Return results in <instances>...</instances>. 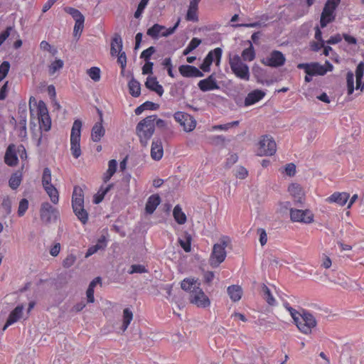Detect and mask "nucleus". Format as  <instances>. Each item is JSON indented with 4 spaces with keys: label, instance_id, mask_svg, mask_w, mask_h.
Here are the masks:
<instances>
[{
    "label": "nucleus",
    "instance_id": "1",
    "mask_svg": "<svg viewBox=\"0 0 364 364\" xmlns=\"http://www.w3.org/2000/svg\"><path fill=\"white\" fill-rule=\"evenodd\" d=\"M156 119V114L148 116L136 126V134L139 137L141 145L144 147L148 145L149 139L154 134Z\"/></svg>",
    "mask_w": 364,
    "mask_h": 364
},
{
    "label": "nucleus",
    "instance_id": "2",
    "mask_svg": "<svg viewBox=\"0 0 364 364\" xmlns=\"http://www.w3.org/2000/svg\"><path fill=\"white\" fill-rule=\"evenodd\" d=\"M230 242V239L228 237H222L220 239V242L213 245L212 252L210 254L208 262L213 267H218L226 258L225 247Z\"/></svg>",
    "mask_w": 364,
    "mask_h": 364
},
{
    "label": "nucleus",
    "instance_id": "3",
    "mask_svg": "<svg viewBox=\"0 0 364 364\" xmlns=\"http://www.w3.org/2000/svg\"><path fill=\"white\" fill-rule=\"evenodd\" d=\"M229 64L232 72L237 77L245 81L250 80V74L249 67L242 62L238 55H235L233 57L230 58Z\"/></svg>",
    "mask_w": 364,
    "mask_h": 364
},
{
    "label": "nucleus",
    "instance_id": "4",
    "mask_svg": "<svg viewBox=\"0 0 364 364\" xmlns=\"http://www.w3.org/2000/svg\"><path fill=\"white\" fill-rule=\"evenodd\" d=\"M341 0H327L321 15L320 25L324 28L328 23L333 22L336 18L335 10Z\"/></svg>",
    "mask_w": 364,
    "mask_h": 364
},
{
    "label": "nucleus",
    "instance_id": "5",
    "mask_svg": "<svg viewBox=\"0 0 364 364\" xmlns=\"http://www.w3.org/2000/svg\"><path fill=\"white\" fill-rule=\"evenodd\" d=\"M37 115L40 129L48 132L51 127V120L46 103L41 100L37 105Z\"/></svg>",
    "mask_w": 364,
    "mask_h": 364
},
{
    "label": "nucleus",
    "instance_id": "6",
    "mask_svg": "<svg viewBox=\"0 0 364 364\" xmlns=\"http://www.w3.org/2000/svg\"><path fill=\"white\" fill-rule=\"evenodd\" d=\"M299 322L296 324L299 330L305 334H310L311 329L316 326V320L315 317L308 311H303Z\"/></svg>",
    "mask_w": 364,
    "mask_h": 364
},
{
    "label": "nucleus",
    "instance_id": "7",
    "mask_svg": "<svg viewBox=\"0 0 364 364\" xmlns=\"http://www.w3.org/2000/svg\"><path fill=\"white\" fill-rule=\"evenodd\" d=\"M277 145L272 136L264 135L259 142L258 156H272L275 154Z\"/></svg>",
    "mask_w": 364,
    "mask_h": 364
},
{
    "label": "nucleus",
    "instance_id": "8",
    "mask_svg": "<svg viewBox=\"0 0 364 364\" xmlns=\"http://www.w3.org/2000/svg\"><path fill=\"white\" fill-rule=\"evenodd\" d=\"M198 286H195L193 289L191 291L190 294V302L196 305L198 307H207L210 305V301L208 297L205 294L202 289Z\"/></svg>",
    "mask_w": 364,
    "mask_h": 364
},
{
    "label": "nucleus",
    "instance_id": "9",
    "mask_svg": "<svg viewBox=\"0 0 364 364\" xmlns=\"http://www.w3.org/2000/svg\"><path fill=\"white\" fill-rule=\"evenodd\" d=\"M290 218L293 222L309 224L314 221V214L308 209L303 210L296 208H291Z\"/></svg>",
    "mask_w": 364,
    "mask_h": 364
},
{
    "label": "nucleus",
    "instance_id": "10",
    "mask_svg": "<svg viewBox=\"0 0 364 364\" xmlns=\"http://www.w3.org/2000/svg\"><path fill=\"white\" fill-rule=\"evenodd\" d=\"M41 220L46 224L55 220L58 216V210L53 208L49 203H43L41 205L40 210Z\"/></svg>",
    "mask_w": 364,
    "mask_h": 364
},
{
    "label": "nucleus",
    "instance_id": "11",
    "mask_svg": "<svg viewBox=\"0 0 364 364\" xmlns=\"http://www.w3.org/2000/svg\"><path fill=\"white\" fill-rule=\"evenodd\" d=\"M285 60L286 58L282 52L273 50L269 57L263 58L261 62L267 66L277 68L283 65Z\"/></svg>",
    "mask_w": 364,
    "mask_h": 364
},
{
    "label": "nucleus",
    "instance_id": "12",
    "mask_svg": "<svg viewBox=\"0 0 364 364\" xmlns=\"http://www.w3.org/2000/svg\"><path fill=\"white\" fill-rule=\"evenodd\" d=\"M174 119L183 127L186 132H191L196 127V122L192 117L182 112H177L174 114Z\"/></svg>",
    "mask_w": 364,
    "mask_h": 364
},
{
    "label": "nucleus",
    "instance_id": "13",
    "mask_svg": "<svg viewBox=\"0 0 364 364\" xmlns=\"http://www.w3.org/2000/svg\"><path fill=\"white\" fill-rule=\"evenodd\" d=\"M222 55V49L220 48H216L213 50H211L208 53V54L206 55L205 59L203 60V63L200 65V68L203 72H209L210 71V67L213 61V57L215 56L216 58V60L220 62V58Z\"/></svg>",
    "mask_w": 364,
    "mask_h": 364
},
{
    "label": "nucleus",
    "instance_id": "14",
    "mask_svg": "<svg viewBox=\"0 0 364 364\" xmlns=\"http://www.w3.org/2000/svg\"><path fill=\"white\" fill-rule=\"evenodd\" d=\"M198 86L199 89L203 92L219 89V86L213 74L210 75L204 80H200Z\"/></svg>",
    "mask_w": 364,
    "mask_h": 364
},
{
    "label": "nucleus",
    "instance_id": "15",
    "mask_svg": "<svg viewBox=\"0 0 364 364\" xmlns=\"http://www.w3.org/2000/svg\"><path fill=\"white\" fill-rule=\"evenodd\" d=\"M179 73L185 77H200L204 75L196 67L189 65H182L178 68Z\"/></svg>",
    "mask_w": 364,
    "mask_h": 364
},
{
    "label": "nucleus",
    "instance_id": "16",
    "mask_svg": "<svg viewBox=\"0 0 364 364\" xmlns=\"http://www.w3.org/2000/svg\"><path fill=\"white\" fill-rule=\"evenodd\" d=\"M4 162L9 166H15L18 164V159L16 152V146L14 144H11L6 149Z\"/></svg>",
    "mask_w": 364,
    "mask_h": 364
},
{
    "label": "nucleus",
    "instance_id": "17",
    "mask_svg": "<svg viewBox=\"0 0 364 364\" xmlns=\"http://www.w3.org/2000/svg\"><path fill=\"white\" fill-rule=\"evenodd\" d=\"M288 191L289 193L294 198V202L296 204H302L304 202V193L301 188V186L298 183H291L289 188Z\"/></svg>",
    "mask_w": 364,
    "mask_h": 364
},
{
    "label": "nucleus",
    "instance_id": "18",
    "mask_svg": "<svg viewBox=\"0 0 364 364\" xmlns=\"http://www.w3.org/2000/svg\"><path fill=\"white\" fill-rule=\"evenodd\" d=\"M164 154V149L161 139L155 138L151 144V156L155 161L160 160Z\"/></svg>",
    "mask_w": 364,
    "mask_h": 364
},
{
    "label": "nucleus",
    "instance_id": "19",
    "mask_svg": "<svg viewBox=\"0 0 364 364\" xmlns=\"http://www.w3.org/2000/svg\"><path fill=\"white\" fill-rule=\"evenodd\" d=\"M350 198V194L346 192H335L326 200L330 203H337L341 206L344 205Z\"/></svg>",
    "mask_w": 364,
    "mask_h": 364
},
{
    "label": "nucleus",
    "instance_id": "20",
    "mask_svg": "<svg viewBox=\"0 0 364 364\" xmlns=\"http://www.w3.org/2000/svg\"><path fill=\"white\" fill-rule=\"evenodd\" d=\"M23 305L17 306L9 314V318L3 327V331H5L10 325L16 322L23 314Z\"/></svg>",
    "mask_w": 364,
    "mask_h": 364
},
{
    "label": "nucleus",
    "instance_id": "21",
    "mask_svg": "<svg viewBox=\"0 0 364 364\" xmlns=\"http://www.w3.org/2000/svg\"><path fill=\"white\" fill-rule=\"evenodd\" d=\"M146 88L151 91L155 92L159 96L164 94V88L157 81L156 77H148L145 82Z\"/></svg>",
    "mask_w": 364,
    "mask_h": 364
},
{
    "label": "nucleus",
    "instance_id": "22",
    "mask_svg": "<svg viewBox=\"0 0 364 364\" xmlns=\"http://www.w3.org/2000/svg\"><path fill=\"white\" fill-rule=\"evenodd\" d=\"M265 95V92L260 90H255L250 92L245 100V105L250 106L255 104L262 100Z\"/></svg>",
    "mask_w": 364,
    "mask_h": 364
},
{
    "label": "nucleus",
    "instance_id": "23",
    "mask_svg": "<svg viewBox=\"0 0 364 364\" xmlns=\"http://www.w3.org/2000/svg\"><path fill=\"white\" fill-rule=\"evenodd\" d=\"M105 134V129L102 123L96 122L92 128L91 139L95 142H98Z\"/></svg>",
    "mask_w": 364,
    "mask_h": 364
},
{
    "label": "nucleus",
    "instance_id": "24",
    "mask_svg": "<svg viewBox=\"0 0 364 364\" xmlns=\"http://www.w3.org/2000/svg\"><path fill=\"white\" fill-rule=\"evenodd\" d=\"M161 203V198L158 194L151 195L146 203V213L152 214Z\"/></svg>",
    "mask_w": 364,
    "mask_h": 364
},
{
    "label": "nucleus",
    "instance_id": "25",
    "mask_svg": "<svg viewBox=\"0 0 364 364\" xmlns=\"http://www.w3.org/2000/svg\"><path fill=\"white\" fill-rule=\"evenodd\" d=\"M84 204V193L82 189L79 186H75L73 190L72 196V206H80Z\"/></svg>",
    "mask_w": 364,
    "mask_h": 364
},
{
    "label": "nucleus",
    "instance_id": "26",
    "mask_svg": "<svg viewBox=\"0 0 364 364\" xmlns=\"http://www.w3.org/2000/svg\"><path fill=\"white\" fill-rule=\"evenodd\" d=\"M122 49V40L119 34L115 33L111 43V55L112 56L119 55Z\"/></svg>",
    "mask_w": 364,
    "mask_h": 364
},
{
    "label": "nucleus",
    "instance_id": "27",
    "mask_svg": "<svg viewBox=\"0 0 364 364\" xmlns=\"http://www.w3.org/2000/svg\"><path fill=\"white\" fill-rule=\"evenodd\" d=\"M227 291L230 298L234 302L238 301L242 295V289L239 285H231L228 287Z\"/></svg>",
    "mask_w": 364,
    "mask_h": 364
},
{
    "label": "nucleus",
    "instance_id": "28",
    "mask_svg": "<svg viewBox=\"0 0 364 364\" xmlns=\"http://www.w3.org/2000/svg\"><path fill=\"white\" fill-rule=\"evenodd\" d=\"M364 74V62L361 61L358 64L356 70H355V79H356V86L355 90H360L362 92L364 89V84H362V78Z\"/></svg>",
    "mask_w": 364,
    "mask_h": 364
},
{
    "label": "nucleus",
    "instance_id": "29",
    "mask_svg": "<svg viewBox=\"0 0 364 364\" xmlns=\"http://www.w3.org/2000/svg\"><path fill=\"white\" fill-rule=\"evenodd\" d=\"M327 70L318 63L309 64L306 74L309 75H323L326 73Z\"/></svg>",
    "mask_w": 364,
    "mask_h": 364
},
{
    "label": "nucleus",
    "instance_id": "30",
    "mask_svg": "<svg viewBox=\"0 0 364 364\" xmlns=\"http://www.w3.org/2000/svg\"><path fill=\"white\" fill-rule=\"evenodd\" d=\"M129 93L132 96L137 97L141 94V85L138 80L132 77L128 83Z\"/></svg>",
    "mask_w": 364,
    "mask_h": 364
},
{
    "label": "nucleus",
    "instance_id": "31",
    "mask_svg": "<svg viewBox=\"0 0 364 364\" xmlns=\"http://www.w3.org/2000/svg\"><path fill=\"white\" fill-rule=\"evenodd\" d=\"M73 212L77 218L81 221L82 224H85L88 220V213L84 208V204H80V206L73 207Z\"/></svg>",
    "mask_w": 364,
    "mask_h": 364
},
{
    "label": "nucleus",
    "instance_id": "32",
    "mask_svg": "<svg viewBox=\"0 0 364 364\" xmlns=\"http://www.w3.org/2000/svg\"><path fill=\"white\" fill-rule=\"evenodd\" d=\"M117 162L115 159H112L108 163V169L103 176V181L107 183L117 171Z\"/></svg>",
    "mask_w": 364,
    "mask_h": 364
},
{
    "label": "nucleus",
    "instance_id": "33",
    "mask_svg": "<svg viewBox=\"0 0 364 364\" xmlns=\"http://www.w3.org/2000/svg\"><path fill=\"white\" fill-rule=\"evenodd\" d=\"M82 122L80 119L75 120L71 129L70 140H80Z\"/></svg>",
    "mask_w": 364,
    "mask_h": 364
},
{
    "label": "nucleus",
    "instance_id": "34",
    "mask_svg": "<svg viewBox=\"0 0 364 364\" xmlns=\"http://www.w3.org/2000/svg\"><path fill=\"white\" fill-rule=\"evenodd\" d=\"M133 319V313L132 311L129 309L126 308L123 311V318H122V325L121 326V330L124 332L129 325L130 324L132 320Z\"/></svg>",
    "mask_w": 364,
    "mask_h": 364
},
{
    "label": "nucleus",
    "instance_id": "35",
    "mask_svg": "<svg viewBox=\"0 0 364 364\" xmlns=\"http://www.w3.org/2000/svg\"><path fill=\"white\" fill-rule=\"evenodd\" d=\"M198 5L190 2L189 8L187 11L186 19L189 21L197 22L198 21V16L197 14Z\"/></svg>",
    "mask_w": 364,
    "mask_h": 364
},
{
    "label": "nucleus",
    "instance_id": "36",
    "mask_svg": "<svg viewBox=\"0 0 364 364\" xmlns=\"http://www.w3.org/2000/svg\"><path fill=\"white\" fill-rule=\"evenodd\" d=\"M114 184L110 183L105 188L102 186L100 188L97 193L94 196L93 202L95 204H98L102 201L105 195L113 188Z\"/></svg>",
    "mask_w": 364,
    "mask_h": 364
},
{
    "label": "nucleus",
    "instance_id": "37",
    "mask_svg": "<svg viewBox=\"0 0 364 364\" xmlns=\"http://www.w3.org/2000/svg\"><path fill=\"white\" fill-rule=\"evenodd\" d=\"M105 246H106L105 237H102V238H100L98 240V243L97 245H93L88 248V250L85 254V257L86 258L89 257L90 256H91L93 254H95V252H97L99 250L104 249Z\"/></svg>",
    "mask_w": 364,
    "mask_h": 364
},
{
    "label": "nucleus",
    "instance_id": "38",
    "mask_svg": "<svg viewBox=\"0 0 364 364\" xmlns=\"http://www.w3.org/2000/svg\"><path fill=\"white\" fill-rule=\"evenodd\" d=\"M173 215L174 219L178 224L183 225L186 223V216L185 213L182 211L181 208L178 205H176L175 208H173Z\"/></svg>",
    "mask_w": 364,
    "mask_h": 364
},
{
    "label": "nucleus",
    "instance_id": "39",
    "mask_svg": "<svg viewBox=\"0 0 364 364\" xmlns=\"http://www.w3.org/2000/svg\"><path fill=\"white\" fill-rule=\"evenodd\" d=\"M166 27L158 23H155L153 26L147 30V35L151 36L154 39H157L159 36V33L165 30Z\"/></svg>",
    "mask_w": 364,
    "mask_h": 364
},
{
    "label": "nucleus",
    "instance_id": "40",
    "mask_svg": "<svg viewBox=\"0 0 364 364\" xmlns=\"http://www.w3.org/2000/svg\"><path fill=\"white\" fill-rule=\"evenodd\" d=\"M47 194L49 196L50 200L56 204L59 200L58 191V190L53 186H48L43 187Z\"/></svg>",
    "mask_w": 364,
    "mask_h": 364
},
{
    "label": "nucleus",
    "instance_id": "41",
    "mask_svg": "<svg viewBox=\"0 0 364 364\" xmlns=\"http://www.w3.org/2000/svg\"><path fill=\"white\" fill-rule=\"evenodd\" d=\"M248 42L250 47L243 50L242 52V58L244 60L252 61L255 58V53L251 41H249Z\"/></svg>",
    "mask_w": 364,
    "mask_h": 364
},
{
    "label": "nucleus",
    "instance_id": "42",
    "mask_svg": "<svg viewBox=\"0 0 364 364\" xmlns=\"http://www.w3.org/2000/svg\"><path fill=\"white\" fill-rule=\"evenodd\" d=\"M21 183V173L16 172L13 173L9 181L11 189L16 190Z\"/></svg>",
    "mask_w": 364,
    "mask_h": 364
},
{
    "label": "nucleus",
    "instance_id": "43",
    "mask_svg": "<svg viewBox=\"0 0 364 364\" xmlns=\"http://www.w3.org/2000/svg\"><path fill=\"white\" fill-rule=\"evenodd\" d=\"M262 291L263 293V297L266 301L271 306L275 304V299L271 294L270 289L264 284L262 285Z\"/></svg>",
    "mask_w": 364,
    "mask_h": 364
},
{
    "label": "nucleus",
    "instance_id": "44",
    "mask_svg": "<svg viewBox=\"0 0 364 364\" xmlns=\"http://www.w3.org/2000/svg\"><path fill=\"white\" fill-rule=\"evenodd\" d=\"M65 11L72 16L75 22L85 21L84 16L77 9L71 7H68L65 9Z\"/></svg>",
    "mask_w": 364,
    "mask_h": 364
},
{
    "label": "nucleus",
    "instance_id": "45",
    "mask_svg": "<svg viewBox=\"0 0 364 364\" xmlns=\"http://www.w3.org/2000/svg\"><path fill=\"white\" fill-rule=\"evenodd\" d=\"M346 83H347V90H348V95H351L355 89L354 87V74L352 71H348L346 75Z\"/></svg>",
    "mask_w": 364,
    "mask_h": 364
},
{
    "label": "nucleus",
    "instance_id": "46",
    "mask_svg": "<svg viewBox=\"0 0 364 364\" xmlns=\"http://www.w3.org/2000/svg\"><path fill=\"white\" fill-rule=\"evenodd\" d=\"M201 43V40L198 38H193L186 49L183 52V55H188Z\"/></svg>",
    "mask_w": 364,
    "mask_h": 364
},
{
    "label": "nucleus",
    "instance_id": "47",
    "mask_svg": "<svg viewBox=\"0 0 364 364\" xmlns=\"http://www.w3.org/2000/svg\"><path fill=\"white\" fill-rule=\"evenodd\" d=\"M80 140H70V150L73 156L77 159L81 155Z\"/></svg>",
    "mask_w": 364,
    "mask_h": 364
},
{
    "label": "nucleus",
    "instance_id": "48",
    "mask_svg": "<svg viewBox=\"0 0 364 364\" xmlns=\"http://www.w3.org/2000/svg\"><path fill=\"white\" fill-rule=\"evenodd\" d=\"M178 242L181 247L184 250L185 252H189L191 250V235L186 232L185 234V240L182 239L178 240Z\"/></svg>",
    "mask_w": 364,
    "mask_h": 364
},
{
    "label": "nucleus",
    "instance_id": "49",
    "mask_svg": "<svg viewBox=\"0 0 364 364\" xmlns=\"http://www.w3.org/2000/svg\"><path fill=\"white\" fill-rule=\"evenodd\" d=\"M42 184L43 187L51 186V171L50 168H45L42 176Z\"/></svg>",
    "mask_w": 364,
    "mask_h": 364
},
{
    "label": "nucleus",
    "instance_id": "50",
    "mask_svg": "<svg viewBox=\"0 0 364 364\" xmlns=\"http://www.w3.org/2000/svg\"><path fill=\"white\" fill-rule=\"evenodd\" d=\"M64 63L62 60H55L49 66V74L50 75H53L56 71L59 70L63 67Z\"/></svg>",
    "mask_w": 364,
    "mask_h": 364
},
{
    "label": "nucleus",
    "instance_id": "51",
    "mask_svg": "<svg viewBox=\"0 0 364 364\" xmlns=\"http://www.w3.org/2000/svg\"><path fill=\"white\" fill-rule=\"evenodd\" d=\"M87 73L95 82H97L100 79V70L97 67H92L87 70Z\"/></svg>",
    "mask_w": 364,
    "mask_h": 364
},
{
    "label": "nucleus",
    "instance_id": "52",
    "mask_svg": "<svg viewBox=\"0 0 364 364\" xmlns=\"http://www.w3.org/2000/svg\"><path fill=\"white\" fill-rule=\"evenodd\" d=\"M196 283L197 282L195 281L194 279H185L182 281L181 284V287L182 289L185 290V291H192L191 289L195 287V286H197L196 285Z\"/></svg>",
    "mask_w": 364,
    "mask_h": 364
},
{
    "label": "nucleus",
    "instance_id": "53",
    "mask_svg": "<svg viewBox=\"0 0 364 364\" xmlns=\"http://www.w3.org/2000/svg\"><path fill=\"white\" fill-rule=\"evenodd\" d=\"M18 114H19V124L21 126V130L24 132V134H26V110L23 108L21 111V108L18 109Z\"/></svg>",
    "mask_w": 364,
    "mask_h": 364
},
{
    "label": "nucleus",
    "instance_id": "54",
    "mask_svg": "<svg viewBox=\"0 0 364 364\" xmlns=\"http://www.w3.org/2000/svg\"><path fill=\"white\" fill-rule=\"evenodd\" d=\"M10 69V63L8 61H4L0 65V82L7 75Z\"/></svg>",
    "mask_w": 364,
    "mask_h": 364
},
{
    "label": "nucleus",
    "instance_id": "55",
    "mask_svg": "<svg viewBox=\"0 0 364 364\" xmlns=\"http://www.w3.org/2000/svg\"><path fill=\"white\" fill-rule=\"evenodd\" d=\"M28 208V200L26 198H23L20 200L18 208V216H23L26 210Z\"/></svg>",
    "mask_w": 364,
    "mask_h": 364
},
{
    "label": "nucleus",
    "instance_id": "56",
    "mask_svg": "<svg viewBox=\"0 0 364 364\" xmlns=\"http://www.w3.org/2000/svg\"><path fill=\"white\" fill-rule=\"evenodd\" d=\"M148 272V270L146 269V267L142 264H132L130 267V269L128 271V273L129 274H132L134 273H146Z\"/></svg>",
    "mask_w": 364,
    "mask_h": 364
},
{
    "label": "nucleus",
    "instance_id": "57",
    "mask_svg": "<svg viewBox=\"0 0 364 364\" xmlns=\"http://www.w3.org/2000/svg\"><path fill=\"white\" fill-rule=\"evenodd\" d=\"M284 307L290 313V315L291 316L295 324L296 325L299 321V316H301V314H299L296 310L291 307L288 303L284 304Z\"/></svg>",
    "mask_w": 364,
    "mask_h": 364
},
{
    "label": "nucleus",
    "instance_id": "58",
    "mask_svg": "<svg viewBox=\"0 0 364 364\" xmlns=\"http://www.w3.org/2000/svg\"><path fill=\"white\" fill-rule=\"evenodd\" d=\"M77 259V257L73 254L68 255L63 261V266L65 268H69L72 267L75 261Z\"/></svg>",
    "mask_w": 364,
    "mask_h": 364
},
{
    "label": "nucleus",
    "instance_id": "59",
    "mask_svg": "<svg viewBox=\"0 0 364 364\" xmlns=\"http://www.w3.org/2000/svg\"><path fill=\"white\" fill-rule=\"evenodd\" d=\"M149 1V0H141L139 4H138L136 11L134 13V17L136 18H139L141 16V14H142V13L144 11V9L146 8Z\"/></svg>",
    "mask_w": 364,
    "mask_h": 364
},
{
    "label": "nucleus",
    "instance_id": "60",
    "mask_svg": "<svg viewBox=\"0 0 364 364\" xmlns=\"http://www.w3.org/2000/svg\"><path fill=\"white\" fill-rule=\"evenodd\" d=\"M156 52V49L154 46H151L147 49L142 51L141 53L140 58L144 59L146 62L149 61L151 56Z\"/></svg>",
    "mask_w": 364,
    "mask_h": 364
},
{
    "label": "nucleus",
    "instance_id": "61",
    "mask_svg": "<svg viewBox=\"0 0 364 364\" xmlns=\"http://www.w3.org/2000/svg\"><path fill=\"white\" fill-rule=\"evenodd\" d=\"M117 63L120 64L122 68V74L124 75V71L127 65V56L124 52H119Z\"/></svg>",
    "mask_w": 364,
    "mask_h": 364
},
{
    "label": "nucleus",
    "instance_id": "62",
    "mask_svg": "<svg viewBox=\"0 0 364 364\" xmlns=\"http://www.w3.org/2000/svg\"><path fill=\"white\" fill-rule=\"evenodd\" d=\"M84 22L85 21L75 22L73 30V35L75 37H77V38H79L84 28Z\"/></svg>",
    "mask_w": 364,
    "mask_h": 364
},
{
    "label": "nucleus",
    "instance_id": "63",
    "mask_svg": "<svg viewBox=\"0 0 364 364\" xmlns=\"http://www.w3.org/2000/svg\"><path fill=\"white\" fill-rule=\"evenodd\" d=\"M179 23H180V19H178L177 21V22L175 23V25L173 27L169 28L168 29L165 28V30L162 31L163 32H161V36L163 37H167V36L173 34L175 32V31L176 30V28H178Z\"/></svg>",
    "mask_w": 364,
    "mask_h": 364
},
{
    "label": "nucleus",
    "instance_id": "64",
    "mask_svg": "<svg viewBox=\"0 0 364 364\" xmlns=\"http://www.w3.org/2000/svg\"><path fill=\"white\" fill-rule=\"evenodd\" d=\"M154 63L150 61L146 62L145 65L142 67V74L148 75L153 73Z\"/></svg>",
    "mask_w": 364,
    "mask_h": 364
}]
</instances>
